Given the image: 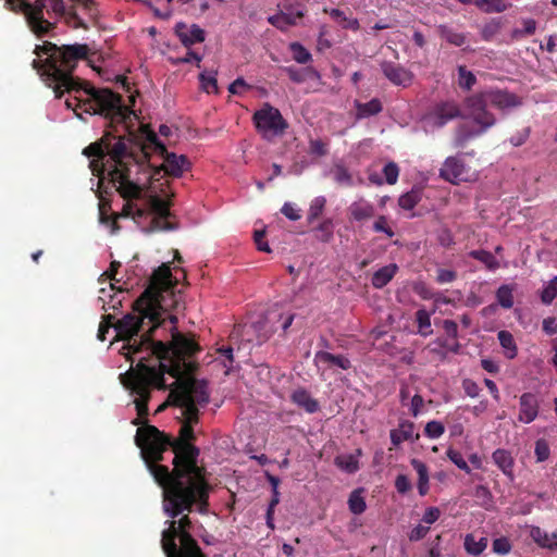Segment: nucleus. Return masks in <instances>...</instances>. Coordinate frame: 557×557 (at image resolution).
<instances>
[{
    "instance_id": "nucleus-1",
    "label": "nucleus",
    "mask_w": 557,
    "mask_h": 557,
    "mask_svg": "<svg viewBox=\"0 0 557 557\" xmlns=\"http://www.w3.org/2000/svg\"><path fill=\"white\" fill-rule=\"evenodd\" d=\"M165 373L140 359L136 369L120 374L121 383L136 396L134 404L138 418L133 424L141 426L137 429L135 442L150 474L162 487L163 510L171 517L190 512L194 507L205 513L211 487L206 469L198 465L200 450L191 444L195 440L193 425L198 421H189L186 411H182L183 423L177 438L141 421L148 416L151 389H166Z\"/></svg>"
},
{
    "instance_id": "nucleus-2",
    "label": "nucleus",
    "mask_w": 557,
    "mask_h": 557,
    "mask_svg": "<svg viewBox=\"0 0 557 557\" xmlns=\"http://www.w3.org/2000/svg\"><path fill=\"white\" fill-rule=\"evenodd\" d=\"M176 285L177 278L172 275L170 263H162L153 271L147 288L134 301L133 313L125 314L116 322L112 314L102 317L97 334L98 339L106 341L107 333L114 327L115 339L124 342L121 352L132 364L137 355L146 354L138 357L137 362L143 359L147 364L156 366L158 370L162 369V372L174 376L180 374L183 368L182 360L195 351L198 348L197 345L175 326H173L170 343L152 338V332L163 322L162 314L175 301ZM136 368L137 366L132 367L128 371Z\"/></svg>"
},
{
    "instance_id": "nucleus-3",
    "label": "nucleus",
    "mask_w": 557,
    "mask_h": 557,
    "mask_svg": "<svg viewBox=\"0 0 557 557\" xmlns=\"http://www.w3.org/2000/svg\"><path fill=\"white\" fill-rule=\"evenodd\" d=\"M36 59L32 66L47 86L53 89L55 98H61L64 92H74L73 98L65 101L67 108L86 113H94L110 120L111 124L122 125L127 128L126 122L134 111L123 103L121 95L109 88H96L86 81L73 76L77 64L82 60H89L90 48L86 44L57 45L44 41L37 45L33 51Z\"/></svg>"
},
{
    "instance_id": "nucleus-4",
    "label": "nucleus",
    "mask_w": 557,
    "mask_h": 557,
    "mask_svg": "<svg viewBox=\"0 0 557 557\" xmlns=\"http://www.w3.org/2000/svg\"><path fill=\"white\" fill-rule=\"evenodd\" d=\"M83 153L92 158L90 169L94 175L102 180L107 174L109 183L126 200L139 199L143 191L153 189V183L163 175L180 177L191 165L186 156L168 150L160 156L163 159L160 165L145 164L128 152L123 138L111 134L91 143Z\"/></svg>"
},
{
    "instance_id": "nucleus-5",
    "label": "nucleus",
    "mask_w": 557,
    "mask_h": 557,
    "mask_svg": "<svg viewBox=\"0 0 557 557\" xmlns=\"http://www.w3.org/2000/svg\"><path fill=\"white\" fill-rule=\"evenodd\" d=\"M188 339L193 341L197 345V349L190 355L184 357L182 372L175 375L176 382L175 387L171 389L169 394V400L172 405L177 406L182 411H186L189 416V421H199V409L209 403V393L207 385L196 379L189 377L186 380H180L183 373L191 372L195 368L193 362L186 361L188 358L195 356L200 351V346L195 342L193 337L185 335ZM172 376V374H170ZM174 377V375H173Z\"/></svg>"
},
{
    "instance_id": "nucleus-6",
    "label": "nucleus",
    "mask_w": 557,
    "mask_h": 557,
    "mask_svg": "<svg viewBox=\"0 0 557 557\" xmlns=\"http://www.w3.org/2000/svg\"><path fill=\"white\" fill-rule=\"evenodd\" d=\"M171 518V516L164 510ZM176 517H172L175 519ZM168 529L162 532L161 545L166 557H206L197 541L190 535L191 520L184 515L176 520L166 522Z\"/></svg>"
},
{
    "instance_id": "nucleus-7",
    "label": "nucleus",
    "mask_w": 557,
    "mask_h": 557,
    "mask_svg": "<svg viewBox=\"0 0 557 557\" xmlns=\"http://www.w3.org/2000/svg\"><path fill=\"white\" fill-rule=\"evenodd\" d=\"M7 2L12 10L24 14L28 27L38 38L45 37L55 27L54 23L44 16L46 0H34L33 3L28 0H7Z\"/></svg>"
},
{
    "instance_id": "nucleus-8",
    "label": "nucleus",
    "mask_w": 557,
    "mask_h": 557,
    "mask_svg": "<svg viewBox=\"0 0 557 557\" xmlns=\"http://www.w3.org/2000/svg\"><path fill=\"white\" fill-rule=\"evenodd\" d=\"M253 123L261 137L269 141L281 137L288 127L281 112L269 104H264L253 114Z\"/></svg>"
},
{
    "instance_id": "nucleus-9",
    "label": "nucleus",
    "mask_w": 557,
    "mask_h": 557,
    "mask_svg": "<svg viewBox=\"0 0 557 557\" xmlns=\"http://www.w3.org/2000/svg\"><path fill=\"white\" fill-rule=\"evenodd\" d=\"M172 202L164 199L158 194H151L148 198L149 211L153 214L151 220V230L153 231H172L176 225L169 221L172 216L170 208Z\"/></svg>"
},
{
    "instance_id": "nucleus-10",
    "label": "nucleus",
    "mask_w": 557,
    "mask_h": 557,
    "mask_svg": "<svg viewBox=\"0 0 557 557\" xmlns=\"http://www.w3.org/2000/svg\"><path fill=\"white\" fill-rule=\"evenodd\" d=\"M488 103L485 91L468 97L466 100V109L468 111L466 116L473 120L479 126L492 127L496 123V117L487 111Z\"/></svg>"
},
{
    "instance_id": "nucleus-11",
    "label": "nucleus",
    "mask_w": 557,
    "mask_h": 557,
    "mask_svg": "<svg viewBox=\"0 0 557 557\" xmlns=\"http://www.w3.org/2000/svg\"><path fill=\"white\" fill-rule=\"evenodd\" d=\"M146 133V143L140 147V157H137L135 152L133 151L132 147H129L125 140V137L123 135H116L112 133L111 131H107L101 138H103L106 135L111 134L117 138H123L128 152H132L134 157L139 160L140 162L145 164H151L150 162V154L151 152L163 156L166 153V147L163 143H161L157 136V134L151 129H145Z\"/></svg>"
},
{
    "instance_id": "nucleus-12",
    "label": "nucleus",
    "mask_w": 557,
    "mask_h": 557,
    "mask_svg": "<svg viewBox=\"0 0 557 557\" xmlns=\"http://www.w3.org/2000/svg\"><path fill=\"white\" fill-rule=\"evenodd\" d=\"M461 112L457 103L446 101L434 107L433 111L425 116V121L433 127H443L447 122L460 117Z\"/></svg>"
},
{
    "instance_id": "nucleus-13",
    "label": "nucleus",
    "mask_w": 557,
    "mask_h": 557,
    "mask_svg": "<svg viewBox=\"0 0 557 557\" xmlns=\"http://www.w3.org/2000/svg\"><path fill=\"white\" fill-rule=\"evenodd\" d=\"M276 313H258L256 318L249 317L250 329L256 333L257 344L265 342L270 335L275 331L274 323L271 317H276Z\"/></svg>"
},
{
    "instance_id": "nucleus-14",
    "label": "nucleus",
    "mask_w": 557,
    "mask_h": 557,
    "mask_svg": "<svg viewBox=\"0 0 557 557\" xmlns=\"http://www.w3.org/2000/svg\"><path fill=\"white\" fill-rule=\"evenodd\" d=\"M540 401L535 394L523 393L519 398V416L518 420L522 423L529 424L533 422L539 416Z\"/></svg>"
},
{
    "instance_id": "nucleus-15",
    "label": "nucleus",
    "mask_w": 557,
    "mask_h": 557,
    "mask_svg": "<svg viewBox=\"0 0 557 557\" xmlns=\"http://www.w3.org/2000/svg\"><path fill=\"white\" fill-rule=\"evenodd\" d=\"M381 70L384 76L397 86H408L413 77L410 71L391 61L381 62Z\"/></svg>"
},
{
    "instance_id": "nucleus-16",
    "label": "nucleus",
    "mask_w": 557,
    "mask_h": 557,
    "mask_svg": "<svg viewBox=\"0 0 557 557\" xmlns=\"http://www.w3.org/2000/svg\"><path fill=\"white\" fill-rule=\"evenodd\" d=\"M465 174L466 165L456 157H448L440 170V176L451 184L463 181Z\"/></svg>"
},
{
    "instance_id": "nucleus-17",
    "label": "nucleus",
    "mask_w": 557,
    "mask_h": 557,
    "mask_svg": "<svg viewBox=\"0 0 557 557\" xmlns=\"http://www.w3.org/2000/svg\"><path fill=\"white\" fill-rule=\"evenodd\" d=\"M490 103L500 110L516 108L521 104V99L508 90L488 89L485 90Z\"/></svg>"
},
{
    "instance_id": "nucleus-18",
    "label": "nucleus",
    "mask_w": 557,
    "mask_h": 557,
    "mask_svg": "<svg viewBox=\"0 0 557 557\" xmlns=\"http://www.w3.org/2000/svg\"><path fill=\"white\" fill-rule=\"evenodd\" d=\"M175 35L186 48H189L194 44L205 41V30L197 24L188 26L182 22L177 23L175 25Z\"/></svg>"
},
{
    "instance_id": "nucleus-19",
    "label": "nucleus",
    "mask_w": 557,
    "mask_h": 557,
    "mask_svg": "<svg viewBox=\"0 0 557 557\" xmlns=\"http://www.w3.org/2000/svg\"><path fill=\"white\" fill-rule=\"evenodd\" d=\"M292 400L309 413H313L319 409V403L304 388L296 389L292 394Z\"/></svg>"
},
{
    "instance_id": "nucleus-20",
    "label": "nucleus",
    "mask_w": 557,
    "mask_h": 557,
    "mask_svg": "<svg viewBox=\"0 0 557 557\" xmlns=\"http://www.w3.org/2000/svg\"><path fill=\"white\" fill-rule=\"evenodd\" d=\"M397 270L398 267L395 263H391L375 271L371 278L373 287L383 288L386 286L392 281Z\"/></svg>"
},
{
    "instance_id": "nucleus-21",
    "label": "nucleus",
    "mask_w": 557,
    "mask_h": 557,
    "mask_svg": "<svg viewBox=\"0 0 557 557\" xmlns=\"http://www.w3.org/2000/svg\"><path fill=\"white\" fill-rule=\"evenodd\" d=\"M348 210L350 218L355 221H364L374 215V207L363 200L352 202Z\"/></svg>"
},
{
    "instance_id": "nucleus-22",
    "label": "nucleus",
    "mask_w": 557,
    "mask_h": 557,
    "mask_svg": "<svg viewBox=\"0 0 557 557\" xmlns=\"http://www.w3.org/2000/svg\"><path fill=\"white\" fill-rule=\"evenodd\" d=\"M488 127L480 126L476 129L470 128L466 124H461L456 129L455 146L463 147L471 138L482 135Z\"/></svg>"
},
{
    "instance_id": "nucleus-23",
    "label": "nucleus",
    "mask_w": 557,
    "mask_h": 557,
    "mask_svg": "<svg viewBox=\"0 0 557 557\" xmlns=\"http://www.w3.org/2000/svg\"><path fill=\"white\" fill-rule=\"evenodd\" d=\"M531 536L535 543L540 546L557 549V534L556 533H547L539 527H535L531 530Z\"/></svg>"
},
{
    "instance_id": "nucleus-24",
    "label": "nucleus",
    "mask_w": 557,
    "mask_h": 557,
    "mask_svg": "<svg viewBox=\"0 0 557 557\" xmlns=\"http://www.w3.org/2000/svg\"><path fill=\"white\" fill-rule=\"evenodd\" d=\"M493 460L504 474L512 476L513 458L508 450L496 449L493 453Z\"/></svg>"
},
{
    "instance_id": "nucleus-25",
    "label": "nucleus",
    "mask_w": 557,
    "mask_h": 557,
    "mask_svg": "<svg viewBox=\"0 0 557 557\" xmlns=\"http://www.w3.org/2000/svg\"><path fill=\"white\" fill-rule=\"evenodd\" d=\"M314 359L318 362L334 364L343 370L350 368L349 359L342 355L335 356L327 351L321 350L315 354Z\"/></svg>"
},
{
    "instance_id": "nucleus-26",
    "label": "nucleus",
    "mask_w": 557,
    "mask_h": 557,
    "mask_svg": "<svg viewBox=\"0 0 557 557\" xmlns=\"http://www.w3.org/2000/svg\"><path fill=\"white\" fill-rule=\"evenodd\" d=\"M463 546L468 554L479 556L487 547V539L483 536L476 540L473 534H467L465 536Z\"/></svg>"
},
{
    "instance_id": "nucleus-27",
    "label": "nucleus",
    "mask_w": 557,
    "mask_h": 557,
    "mask_svg": "<svg viewBox=\"0 0 557 557\" xmlns=\"http://www.w3.org/2000/svg\"><path fill=\"white\" fill-rule=\"evenodd\" d=\"M438 35L450 45L460 47L466 42V36L463 34L455 32L451 27L441 24L437 26Z\"/></svg>"
},
{
    "instance_id": "nucleus-28",
    "label": "nucleus",
    "mask_w": 557,
    "mask_h": 557,
    "mask_svg": "<svg viewBox=\"0 0 557 557\" xmlns=\"http://www.w3.org/2000/svg\"><path fill=\"white\" fill-rule=\"evenodd\" d=\"M422 199V189L413 187L410 191L401 195L398 199V205L405 210L413 209Z\"/></svg>"
},
{
    "instance_id": "nucleus-29",
    "label": "nucleus",
    "mask_w": 557,
    "mask_h": 557,
    "mask_svg": "<svg viewBox=\"0 0 557 557\" xmlns=\"http://www.w3.org/2000/svg\"><path fill=\"white\" fill-rule=\"evenodd\" d=\"M500 346L505 350V356L508 359H513L517 356V345L515 343L513 336L508 331H499L497 334Z\"/></svg>"
},
{
    "instance_id": "nucleus-30",
    "label": "nucleus",
    "mask_w": 557,
    "mask_h": 557,
    "mask_svg": "<svg viewBox=\"0 0 557 557\" xmlns=\"http://www.w3.org/2000/svg\"><path fill=\"white\" fill-rule=\"evenodd\" d=\"M413 423L406 422L399 425L398 430L391 431V441L393 445L398 446L401 442L412 438Z\"/></svg>"
},
{
    "instance_id": "nucleus-31",
    "label": "nucleus",
    "mask_w": 557,
    "mask_h": 557,
    "mask_svg": "<svg viewBox=\"0 0 557 557\" xmlns=\"http://www.w3.org/2000/svg\"><path fill=\"white\" fill-rule=\"evenodd\" d=\"M474 4L485 13H502L511 7L502 0H474Z\"/></svg>"
},
{
    "instance_id": "nucleus-32",
    "label": "nucleus",
    "mask_w": 557,
    "mask_h": 557,
    "mask_svg": "<svg viewBox=\"0 0 557 557\" xmlns=\"http://www.w3.org/2000/svg\"><path fill=\"white\" fill-rule=\"evenodd\" d=\"M302 13L298 11L296 14L282 13L280 15L271 16L269 22L280 29H287L290 25H295L297 18H300Z\"/></svg>"
},
{
    "instance_id": "nucleus-33",
    "label": "nucleus",
    "mask_w": 557,
    "mask_h": 557,
    "mask_svg": "<svg viewBox=\"0 0 557 557\" xmlns=\"http://www.w3.org/2000/svg\"><path fill=\"white\" fill-rule=\"evenodd\" d=\"M382 111V103L379 99H371L366 103H357V115L360 119L375 115Z\"/></svg>"
},
{
    "instance_id": "nucleus-34",
    "label": "nucleus",
    "mask_w": 557,
    "mask_h": 557,
    "mask_svg": "<svg viewBox=\"0 0 557 557\" xmlns=\"http://www.w3.org/2000/svg\"><path fill=\"white\" fill-rule=\"evenodd\" d=\"M416 321L419 327L418 332L421 336L426 337L433 333V330L431 329V315L426 310H418L416 313Z\"/></svg>"
},
{
    "instance_id": "nucleus-35",
    "label": "nucleus",
    "mask_w": 557,
    "mask_h": 557,
    "mask_svg": "<svg viewBox=\"0 0 557 557\" xmlns=\"http://www.w3.org/2000/svg\"><path fill=\"white\" fill-rule=\"evenodd\" d=\"M333 222L330 219L324 220L314 230V237L322 243H329L333 238Z\"/></svg>"
},
{
    "instance_id": "nucleus-36",
    "label": "nucleus",
    "mask_w": 557,
    "mask_h": 557,
    "mask_svg": "<svg viewBox=\"0 0 557 557\" xmlns=\"http://www.w3.org/2000/svg\"><path fill=\"white\" fill-rule=\"evenodd\" d=\"M200 88L207 92H216L218 91V82L215 77V72H207L203 71L199 74Z\"/></svg>"
},
{
    "instance_id": "nucleus-37",
    "label": "nucleus",
    "mask_w": 557,
    "mask_h": 557,
    "mask_svg": "<svg viewBox=\"0 0 557 557\" xmlns=\"http://www.w3.org/2000/svg\"><path fill=\"white\" fill-rule=\"evenodd\" d=\"M335 465L347 473H355L359 469L358 460L354 455L337 456Z\"/></svg>"
},
{
    "instance_id": "nucleus-38",
    "label": "nucleus",
    "mask_w": 557,
    "mask_h": 557,
    "mask_svg": "<svg viewBox=\"0 0 557 557\" xmlns=\"http://www.w3.org/2000/svg\"><path fill=\"white\" fill-rule=\"evenodd\" d=\"M332 174H333L334 181L337 184H339L342 186H351L352 185V176L349 173V171L347 170V168L344 166L343 164H341V163L335 164L334 168L332 169Z\"/></svg>"
},
{
    "instance_id": "nucleus-39",
    "label": "nucleus",
    "mask_w": 557,
    "mask_h": 557,
    "mask_svg": "<svg viewBox=\"0 0 557 557\" xmlns=\"http://www.w3.org/2000/svg\"><path fill=\"white\" fill-rule=\"evenodd\" d=\"M469 256L482 263H484L490 270H495L498 268V262L493 256L492 252L486 250H472L469 252Z\"/></svg>"
},
{
    "instance_id": "nucleus-40",
    "label": "nucleus",
    "mask_w": 557,
    "mask_h": 557,
    "mask_svg": "<svg viewBox=\"0 0 557 557\" xmlns=\"http://www.w3.org/2000/svg\"><path fill=\"white\" fill-rule=\"evenodd\" d=\"M498 304L505 308L510 309L513 306L512 289L508 285H502L496 292Z\"/></svg>"
},
{
    "instance_id": "nucleus-41",
    "label": "nucleus",
    "mask_w": 557,
    "mask_h": 557,
    "mask_svg": "<svg viewBox=\"0 0 557 557\" xmlns=\"http://www.w3.org/2000/svg\"><path fill=\"white\" fill-rule=\"evenodd\" d=\"M349 510L355 515L364 512L367 505L359 491H354L348 499Z\"/></svg>"
},
{
    "instance_id": "nucleus-42",
    "label": "nucleus",
    "mask_w": 557,
    "mask_h": 557,
    "mask_svg": "<svg viewBox=\"0 0 557 557\" xmlns=\"http://www.w3.org/2000/svg\"><path fill=\"white\" fill-rule=\"evenodd\" d=\"M502 21L500 18H493L492 21H490L488 23H486L482 30H481V36L484 40L486 41H490L494 38L495 35H497L499 33V30L502 29Z\"/></svg>"
},
{
    "instance_id": "nucleus-43",
    "label": "nucleus",
    "mask_w": 557,
    "mask_h": 557,
    "mask_svg": "<svg viewBox=\"0 0 557 557\" xmlns=\"http://www.w3.org/2000/svg\"><path fill=\"white\" fill-rule=\"evenodd\" d=\"M326 199L323 196L315 197L310 205L308 212V222L311 223L317 220L323 212Z\"/></svg>"
},
{
    "instance_id": "nucleus-44",
    "label": "nucleus",
    "mask_w": 557,
    "mask_h": 557,
    "mask_svg": "<svg viewBox=\"0 0 557 557\" xmlns=\"http://www.w3.org/2000/svg\"><path fill=\"white\" fill-rule=\"evenodd\" d=\"M557 296V276H554L541 293V300L545 305H550Z\"/></svg>"
},
{
    "instance_id": "nucleus-45",
    "label": "nucleus",
    "mask_w": 557,
    "mask_h": 557,
    "mask_svg": "<svg viewBox=\"0 0 557 557\" xmlns=\"http://www.w3.org/2000/svg\"><path fill=\"white\" fill-rule=\"evenodd\" d=\"M459 74V86L463 89H471V87L475 84L476 78L474 74L466 69V66L460 65L458 67Z\"/></svg>"
},
{
    "instance_id": "nucleus-46",
    "label": "nucleus",
    "mask_w": 557,
    "mask_h": 557,
    "mask_svg": "<svg viewBox=\"0 0 557 557\" xmlns=\"http://www.w3.org/2000/svg\"><path fill=\"white\" fill-rule=\"evenodd\" d=\"M290 50L293 51L294 60L300 64H306L311 60L309 51L298 42L290 44Z\"/></svg>"
},
{
    "instance_id": "nucleus-47",
    "label": "nucleus",
    "mask_w": 557,
    "mask_h": 557,
    "mask_svg": "<svg viewBox=\"0 0 557 557\" xmlns=\"http://www.w3.org/2000/svg\"><path fill=\"white\" fill-rule=\"evenodd\" d=\"M492 549L497 555H507L511 550V544L507 537L502 536L493 541Z\"/></svg>"
},
{
    "instance_id": "nucleus-48",
    "label": "nucleus",
    "mask_w": 557,
    "mask_h": 557,
    "mask_svg": "<svg viewBox=\"0 0 557 557\" xmlns=\"http://www.w3.org/2000/svg\"><path fill=\"white\" fill-rule=\"evenodd\" d=\"M446 455L449 460L454 462L459 469L466 471L467 473L470 472V468L460 451L449 448Z\"/></svg>"
},
{
    "instance_id": "nucleus-49",
    "label": "nucleus",
    "mask_w": 557,
    "mask_h": 557,
    "mask_svg": "<svg viewBox=\"0 0 557 557\" xmlns=\"http://www.w3.org/2000/svg\"><path fill=\"white\" fill-rule=\"evenodd\" d=\"M445 428L443 423L438 421H430L424 428V433L430 438H437L443 435Z\"/></svg>"
},
{
    "instance_id": "nucleus-50",
    "label": "nucleus",
    "mask_w": 557,
    "mask_h": 557,
    "mask_svg": "<svg viewBox=\"0 0 557 557\" xmlns=\"http://www.w3.org/2000/svg\"><path fill=\"white\" fill-rule=\"evenodd\" d=\"M383 174L385 176L386 183L393 185L397 182L399 169L395 162H388L383 168Z\"/></svg>"
},
{
    "instance_id": "nucleus-51",
    "label": "nucleus",
    "mask_w": 557,
    "mask_h": 557,
    "mask_svg": "<svg viewBox=\"0 0 557 557\" xmlns=\"http://www.w3.org/2000/svg\"><path fill=\"white\" fill-rule=\"evenodd\" d=\"M535 456L539 462H543L549 457V446L545 440H537L535 443Z\"/></svg>"
},
{
    "instance_id": "nucleus-52",
    "label": "nucleus",
    "mask_w": 557,
    "mask_h": 557,
    "mask_svg": "<svg viewBox=\"0 0 557 557\" xmlns=\"http://www.w3.org/2000/svg\"><path fill=\"white\" fill-rule=\"evenodd\" d=\"M265 230H256L253 232V242L258 250L263 252H271L268 242L264 240Z\"/></svg>"
},
{
    "instance_id": "nucleus-53",
    "label": "nucleus",
    "mask_w": 557,
    "mask_h": 557,
    "mask_svg": "<svg viewBox=\"0 0 557 557\" xmlns=\"http://www.w3.org/2000/svg\"><path fill=\"white\" fill-rule=\"evenodd\" d=\"M309 152L311 154L323 157L327 154L326 145L321 139H311L309 143Z\"/></svg>"
},
{
    "instance_id": "nucleus-54",
    "label": "nucleus",
    "mask_w": 557,
    "mask_h": 557,
    "mask_svg": "<svg viewBox=\"0 0 557 557\" xmlns=\"http://www.w3.org/2000/svg\"><path fill=\"white\" fill-rule=\"evenodd\" d=\"M281 212L290 221H297L301 216L299 209L290 202H285L281 209Z\"/></svg>"
},
{
    "instance_id": "nucleus-55",
    "label": "nucleus",
    "mask_w": 557,
    "mask_h": 557,
    "mask_svg": "<svg viewBox=\"0 0 557 557\" xmlns=\"http://www.w3.org/2000/svg\"><path fill=\"white\" fill-rule=\"evenodd\" d=\"M373 230L379 233H385L388 237L394 236V231L387 226V221L384 215L379 216V219L374 222Z\"/></svg>"
},
{
    "instance_id": "nucleus-56",
    "label": "nucleus",
    "mask_w": 557,
    "mask_h": 557,
    "mask_svg": "<svg viewBox=\"0 0 557 557\" xmlns=\"http://www.w3.org/2000/svg\"><path fill=\"white\" fill-rule=\"evenodd\" d=\"M462 388L465 393L472 398L478 397L481 391L479 385L470 379H465L462 381Z\"/></svg>"
},
{
    "instance_id": "nucleus-57",
    "label": "nucleus",
    "mask_w": 557,
    "mask_h": 557,
    "mask_svg": "<svg viewBox=\"0 0 557 557\" xmlns=\"http://www.w3.org/2000/svg\"><path fill=\"white\" fill-rule=\"evenodd\" d=\"M429 531H430V527L418 524L409 533V541H411V542L420 541L423 537H425V535L429 533Z\"/></svg>"
},
{
    "instance_id": "nucleus-58",
    "label": "nucleus",
    "mask_w": 557,
    "mask_h": 557,
    "mask_svg": "<svg viewBox=\"0 0 557 557\" xmlns=\"http://www.w3.org/2000/svg\"><path fill=\"white\" fill-rule=\"evenodd\" d=\"M457 273L453 270L440 269L437 270L436 281L441 284L450 283L455 281Z\"/></svg>"
},
{
    "instance_id": "nucleus-59",
    "label": "nucleus",
    "mask_w": 557,
    "mask_h": 557,
    "mask_svg": "<svg viewBox=\"0 0 557 557\" xmlns=\"http://www.w3.org/2000/svg\"><path fill=\"white\" fill-rule=\"evenodd\" d=\"M395 487H396L397 492L400 494L407 493L411 488V483H410L409 479L407 478V475H405V474L397 475V478L395 480Z\"/></svg>"
},
{
    "instance_id": "nucleus-60",
    "label": "nucleus",
    "mask_w": 557,
    "mask_h": 557,
    "mask_svg": "<svg viewBox=\"0 0 557 557\" xmlns=\"http://www.w3.org/2000/svg\"><path fill=\"white\" fill-rule=\"evenodd\" d=\"M529 136H530V128L525 127L521 132H518L516 135L510 137L509 141L513 147H519L527 141Z\"/></svg>"
},
{
    "instance_id": "nucleus-61",
    "label": "nucleus",
    "mask_w": 557,
    "mask_h": 557,
    "mask_svg": "<svg viewBox=\"0 0 557 557\" xmlns=\"http://www.w3.org/2000/svg\"><path fill=\"white\" fill-rule=\"evenodd\" d=\"M442 326L445 331V333L447 334L448 337L453 338V339H457L458 337V325L455 321L453 320H444L442 322Z\"/></svg>"
},
{
    "instance_id": "nucleus-62",
    "label": "nucleus",
    "mask_w": 557,
    "mask_h": 557,
    "mask_svg": "<svg viewBox=\"0 0 557 557\" xmlns=\"http://www.w3.org/2000/svg\"><path fill=\"white\" fill-rule=\"evenodd\" d=\"M441 516V511L437 507H429L423 513L422 521L432 524L434 523Z\"/></svg>"
},
{
    "instance_id": "nucleus-63",
    "label": "nucleus",
    "mask_w": 557,
    "mask_h": 557,
    "mask_svg": "<svg viewBox=\"0 0 557 557\" xmlns=\"http://www.w3.org/2000/svg\"><path fill=\"white\" fill-rule=\"evenodd\" d=\"M145 214H146V211L141 208H135V211H134V206L131 202L125 203L123 207V215L124 216L132 215L133 218H144Z\"/></svg>"
},
{
    "instance_id": "nucleus-64",
    "label": "nucleus",
    "mask_w": 557,
    "mask_h": 557,
    "mask_svg": "<svg viewBox=\"0 0 557 557\" xmlns=\"http://www.w3.org/2000/svg\"><path fill=\"white\" fill-rule=\"evenodd\" d=\"M219 352L221 354V357H223V364L225 368L231 369L233 367V348L232 347H223L219 349Z\"/></svg>"
}]
</instances>
